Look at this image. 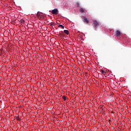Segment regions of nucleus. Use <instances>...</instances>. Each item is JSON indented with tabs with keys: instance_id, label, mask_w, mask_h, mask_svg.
Wrapping results in <instances>:
<instances>
[{
	"instance_id": "nucleus-5",
	"label": "nucleus",
	"mask_w": 131,
	"mask_h": 131,
	"mask_svg": "<svg viewBox=\"0 0 131 131\" xmlns=\"http://www.w3.org/2000/svg\"><path fill=\"white\" fill-rule=\"evenodd\" d=\"M83 22H84V23H86V24H88V23H89V20L88 18L85 17L83 19Z\"/></svg>"
},
{
	"instance_id": "nucleus-1",
	"label": "nucleus",
	"mask_w": 131,
	"mask_h": 131,
	"mask_svg": "<svg viewBox=\"0 0 131 131\" xmlns=\"http://www.w3.org/2000/svg\"><path fill=\"white\" fill-rule=\"evenodd\" d=\"M58 9H55L52 10L51 13L53 15H58Z\"/></svg>"
},
{
	"instance_id": "nucleus-16",
	"label": "nucleus",
	"mask_w": 131,
	"mask_h": 131,
	"mask_svg": "<svg viewBox=\"0 0 131 131\" xmlns=\"http://www.w3.org/2000/svg\"><path fill=\"white\" fill-rule=\"evenodd\" d=\"M101 109L103 110V107H101Z\"/></svg>"
},
{
	"instance_id": "nucleus-10",
	"label": "nucleus",
	"mask_w": 131,
	"mask_h": 131,
	"mask_svg": "<svg viewBox=\"0 0 131 131\" xmlns=\"http://www.w3.org/2000/svg\"><path fill=\"white\" fill-rule=\"evenodd\" d=\"M16 119L18 120V121H21V119L19 117H16Z\"/></svg>"
},
{
	"instance_id": "nucleus-15",
	"label": "nucleus",
	"mask_w": 131,
	"mask_h": 131,
	"mask_svg": "<svg viewBox=\"0 0 131 131\" xmlns=\"http://www.w3.org/2000/svg\"><path fill=\"white\" fill-rule=\"evenodd\" d=\"M51 26H54V24H51Z\"/></svg>"
},
{
	"instance_id": "nucleus-12",
	"label": "nucleus",
	"mask_w": 131,
	"mask_h": 131,
	"mask_svg": "<svg viewBox=\"0 0 131 131\" xmlns=\"http://www.w3.org/2000/svg\"><path fill=\"white\" fill-rule=\"evenodd\" d=\"M101 73L106 74V72L104 70H101Z\"/></svg>"
},
{
	"instance_id": "nucleus-7",
	"label": "nucleus",
	"mask_w": 131,
	"mask_h": 131,
	"mask_svg": "<svg viewBox=\"0 0 131 131\" xmlns=\"http://www.w3.org/2000/svg\"><path fill=\"white\" fill-rule=\"evenodd\" d=\"M63 32H64L66 33V34H67V35H68V34H69V31H68L67 30H64L63 31Z\"/></svg>"
},
{
	"instance_id": "nucleus-18",
	"label": "nucleus",
	"mask_w": 131,
	"mask_h": 131,
	"mask_svg": "<svg viewBox=\"0 0 131 131\" xmlns=\"http://www.w3.org/2000/svg\"><path fill=\"white\" fill-rule=\"evenodd\" d=\"M17 92L19 93V91H18Z\"/></svg>"
},
{
	"instance_id": "nucleus-11",
	"label": "nucleus",
	"mask_w": 131,
	"mask_h": 131,
	"mask_svg": "<svg viewBox=\"0 0 131 131\" xmlns=\"http://www.w3.org/2000/svg\"><path fill=\"white\" fill-rule=\"evenodd\" d=\"M58 27H61V28H62V29H64V26H63L62 25H59L58 26Z\"/></svg>"
},
{
	"instance_id": "nucleus-13",
	"label": "nucleus",
	"mask_w": 131,
	"mask_h": 131,
	"mask_svg": "<svg viewBox=\"0 0 131 131\" xmlns=\"http://www.w3.org/2000/svg\"><path fill=\"white\" fill-rule=\"evenodd\" d=\"M77 7H79V3H77Z\"/></svg>"
},
{
	"instance_id": "nucleus-8",
	"label": "nucleus",
	"mask_w": 131,
	"mask_h": 131,
	"mask_svg": "<svg viewBox=\"0 0 131 131\" xmlns=\"http://www.w3.org/2000/svg\"><path fill=\"white\" fill-rule=\"evenodd\" d=\"M62 99L64 101H66V100H67V96L65 95L62 96Z\"/></svg>"
},
{
	"instance_id": "nucleus-9",
	"label": "nucleus",
	"mask_w": 131,
	"mask_h": 131,
	"mask_svg": "<svg viewBox=\"0 0 131 131\" xmlns=\"http://www.w3.org/2000/svg\"><path fill=\"white\" fill-rule=\"evenodd\" d=\"M19 22H20V23H22V24H25V20H24V19H20Z\"/></svg>"
},
{
	"instance_id": "nucleus-6",
	"label": "nucleus",
	"mask_w": 131,
	"mask_h": 131,
	"mask_svg": "<svg viewBox=\"0 0 131 131\" xmlns=\"http://www.w3.org/2000/svg\"><path fill=\"white\" fill-rule=\"evenodd\" d=\"M79 11L80 12H81V13H84V10H83V8L80 7L79 9Z\"/></svg>"
},
{
	"instance_id": "nucleus-17",
	"label": "nucleus",
	"mask_w": 131,
	"mask_h": 131,
	"mask_svg": "<svg viewBox=\"0 0 131 131\" xmlns=\"http://www.w3.org/2000/svg\"><path fill=\"white\" fill-rule=\"evenodd\" d=\"M111 121V120H110L108 122H110Z\"/></svg>"
},
{
	"instance_id": "nucleus-3",
	"label": "nucleus",
	"mask_w": 131,
	"mask_h": 131,
	"mask_svg": "<svg viewBox=\"0 0 131 131\" xmlns=\"http://www.w3.org/2000/svg\"><path fill=\"white\" fill-rule=\"evenodd\" d=\"M116 35L117 36V37H119V36H120L121 35V33H120V31L119 30H117L116 33Z\"/></svg>"
},
{
	"instance_id": "nucleus-2",
	"label": "nucleus",
	"mask_w": 131,
	"mask_h": 131,
	"mask_svg": "<svg viewBox=\"0 0 131 131\" xmlns=\"http://www.w3.org/2000/svg\"><path fill=\"white\" fill-rule=\"evenodd\" d=\"M93 24L95 26V27H98L100 25L99 24V23L97 21V20H94L93 21Z\"/></svg>"
},
{
	"instance_id": "nucleus-14",
	"label": "nucleus",
	"mask_w": 131,
	"mask_h": 131,
	"mask_svg": "<svg viewBox=\"0 0 131 131\" xmlns=\"http://www.w3.org/2000/svg\"><path fill=\"white\" fill-rule=\"evenodd\" d=\"M107 124H108V125H111V124H110V122H107Z\"/></svg>"
},
{
	"instance_id": "nucleus-4",
	"label": "nucleus",
	"mask_w": 131,
	"mask_h": 131,
	"mask_svg": "<svg viewBox=\"0 0 131 131\" xmlns=\"http://www.w3.org/2000/svg\"><path fill=\"white\" fill-rule=\"evenodd\" d=\"M37 16L39 20H42L43 17H42V15H40V14L37 13Z\"/></svg>"
}]
</instances>
